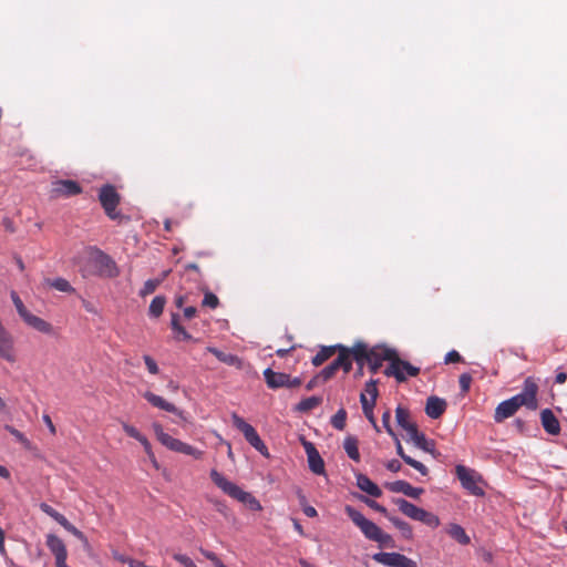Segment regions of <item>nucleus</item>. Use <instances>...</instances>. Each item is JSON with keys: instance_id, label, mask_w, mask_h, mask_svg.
Here are the masks:
<instances>
[{"instance_id": "0e129e2a", "label": "nucleus", "mask_w": 567, "mask_h": 567, "mask_svg": "<svg viewBox=\"0 0 567 567\" xmlns=\"http://www.w3.org/2000/svg\"><path fill=\"white\" fill-rule=\"evenodd\" d=\"M386 468L391 472H399L401 470V463L398 460H391L386 464Z\"/></svg>"}, {"instance_id": "1a4fd4ad", "label": "nucleus", "mask_w": 567, "mask_h": 567, "mask_svg": "<svg viewBox=\"0 0 567 567\" xmlns=\"http://www.w3.org/2000/svg\"><path fill=\"white\" fill-rule=\"evenodd\" d=\"M537 393L538 384L532 377H528L524 381L523 391L512 398L517 402L518 408L526 406L534 411L538 408Z\"/></svg>"}, {"instance_id": "13d9d810", "label": "nucleus", "mask_w": 567, "mask_h": 567, "mask_svg": "<svg viewBox=\"0 0 567 567\" xmlns=\"http://www.w3.org/2000/svg\"><path fill=\"white\" fill-rule=\"evenodd\" d=\"M123 430L130 437H133L136 441L141 440L143 436V434L136 427L127 423H123Z\"/></svg>"}, {"instance_id": "b1692460", "label": "nucleus", "mask_w": 567, "mask_h": 567, "mask_svg": "<svg viewBox=\"0 0 567 567\" xmlns=\"http://www.w3.org/2000/svg\"><path fill=\"white\" fill-rule=\"evenodd\" d=\"M207 351L214 354L220 362L227 365H233L236 368H241L243 365V361L236 354L223 352L214 347H208Z\"/></svg>"}, {"instance_id": "09e8293b", "label": "nucleus", "mask_w": 567, "mask_h": 567, "mask_svg": "<svg viewBox=\"0 0 567 567\" xmlns=\"http://www.w3.org/2000/svg\"><path fill=\"white\" fill-rule=\"evenodd\" d=\"M181 453H182V454H186V455H190V456H193V457H194V458H196V460L202 458V456H203V454H204V452H203V451H200V450H198V449H196V447H194V446H192L190 444L185 443V442H184V443H183V445H182V451H181Z\"/></svg>"}, {"instance_id": "4468645a", "label": "nucleus", "mask_w": 567, "mask_h": 567, "mask_svg": "<svg viewBox=\"0 0 567 567\" xmlns=\"http://www.w3.org/2000/svg\"><path fill=\"white\" fill-rule=\"evenodd\" d=\"M518 409L519 408L517 405V402L513 398L501 402L495 409V422L501 423L504 420L513 416L518 411Z\"/></svg>"}, {"instance_id": "a878e982", "label": "nucleus", "mask_w": 567, "mask_h": 567, "mask_svg": "<svg viewBox=\"0 0 567 567\" xmlns=\"http://www.w3.org/2000/svg\"><path fill=\"white\" fill-rule=\"evenodd\" d=\"M446 533L461 545H468L471 543V538L465 529L456 523L450 524L446 528Z\"/></svg>"}, {"instance_id": "c756f323", "label": "nucleus", "mask_w": 567, "mask_h": 567, "mask_svg": "<svg viewBox=\"0 0 567 567\" xmlns=\"http://www.w3.org/2000/svg\"><path fill=\"white\" fill-rule=\"evenodd\" d=\"M350 350V358L352 357L357 363L362 367L365 363L371 350L364 343H357Z\"/></svg>"}, {"instance_id": "680f3d73", "label": "nucleus", "mask_w": 567, "mask_h": 567, "mask_svg": "<svg viewBox=\"0 0 567 567\" xmlns=\"http://www.w3.org/2000/svg\"><path fill=\"white\" fill-rule=\"evenodd\" d=\"M406 435L409 437V441L413 442L414 439L421 433L417 430V425L413 422L411 425H409L405 430Z\"/></svg>"}, {"instance_id": "4c0bfd02", "label": "nucleus", "mask_w": 567, "mask_h": 567, "mask_svg": "<svg viewBox=\"0 0 567 567\" xmlns=\"http://www.w3.org/2000/svg\"><path fill=\"white\" fill-rule=\"evenodd\" d=\"M40 509L47 514L48 516H50L51 518H53L58 524L62 525L63 523H66V517L64 515H62L61 513H59L58 511H55L52 506H50L49 504L47 503H41L39 505Z\"/></svg>"}, {"instance_id": "e433bc0d", "label": "nucleus", "mask_w": 567, "mask_h": 567, "mask_svg": "<svg viewBox=\"0 0 567 567\" xmlns=\"http://www.w3.org/2000/svg\"><path fill=\"white\" fill-rule=\"evenodd\" d=\"M395 419L398 424L405 430L409 425H411L413 422L410 420V412L408 409L399 405L395 409Z\"/></svg>"}, {"instance_id": "f03ea898", "label": "nucleus", "mask_w": 567, "mask_h": 567, "mask_svg": "<svg viewBox=\"0 0 567 567\" xmlns=\"http://www.w3.org/2000/svg\"><path fill=\"white\" fill-rule=\"evenodd\" d=\"M209 475L214 484L231 498L243 503L250 511L258 512L261 509L259 501L252 494L245 492L238 485L228 481L217 470H212Z\"/></svg>"}, {"instance_id": "bf43d9fd", "label": "nucleus", "mask_w": 567, "mask_h": 567, "mask_svg": "<svg viewBox=\"0 0 567 567\" xmlns=\"http://www.w3.org/2000/svg\"><path fill=\"white\" fill-rule=\"evenodd\" d=\"M143 359H144V362H145V365H146L148 372L152 373V374H157L158 373V365L155 362V360L152 357L147 355V354L144 355Z\"/></svg>"}, {"instance_id": "774afa93", "label": "nucleus", "mask_w": 567, "mask_h": 567, "mask_svg": "<svg viewBox=\"0 0 567 567\" xmlns=\"http://www.w3.org/2000/svg\"><path fill=\"white\" fill-rule=\"evenodd\" d=\"M303 513L308 516V517H316L318 515L317 511L315 507L312 506H305L303 507Z\"/></svg>"}, {"instance_id": "20e7f679", "label": "nucleus", "mask_w": 567, "mask_h": 567, "mask_svg": "<svg viewBox=\"0 0 567 567\" xmlns=\"http://www.w3.org/2000/svg\"><path fill=\"white\" fill-rule=\"evenodd\" d=\"M455 474L461 482L462 487L470 494L474 496H484L485 492L481 486L483 478L480 473L460 464L455 466Z\"/></svg>"}, {"instance_id": "c9c22d12", "label": "nucleus", "mask_w": 567, "mask_h": 567, "mask_svg": "<svg viewBox=\"0 0 567 567\" xmlns=\"http://www.w3.org/2000/svg\"><path fill=\"white\" fill-rule=\"evenodd\" d=\"M413 444L424 451V452H427V453H433L434 452V447H435V443L434 441L432 440H427L425 437V435L423 433H420L413 441Z\"/></svg>"}, {"instance_id": "393cba45", "label": "nucleus", "mask_w": 567, "mask_h": 567, "mask_svg": "<svg viewBox=\"0 0 567 567\" xmlns=\"http://www.w3.org/2000/svg\"><path fill=\"white\" fill-rule=\"evenodd\" d=\"M360 402L362 405L364 416L368 419V421L372 424L373 429L378 433L381 432V429L378 425L375 417H374V413H373L375 401H370L364 393H361Z\"/></svg>"}, {"instance_id": "cd10ccee", "label": "nucleus", "mask_w": 567, "mask_h": 567, "mask_svg": "<svg viewBox=\"0 0 567 567\" xmlns=\"http://www.w3.org/2000/svg\"><path fill=\"white\" fill-rule=\"evenodd\" d=\"M339 344L321 347L318 353L312 358V364L315 367H319L323 364L328 359H330L334 353H337Z\"/></svg>"}, {"instance_id": "3c124183", "label": "nucleus", "mask_w": 567, "mask_h": 567, "mask_svg": "<svg viewBox=\"0 0 567 567\" xmlns=\"http://www.w3.org/2000/svg\"><path fill=\"white\" fill-rule=\"evenodd\" d=\"M361 501H363L369 507H371L372 509L383 514L384 516L388 517V511L384 506H382L381 504H379L378 502L373 501V499H370V498H367L364 496H360L359 497Z\"/></svg>"}, {"instance_id": "0eeeda50", "label": "nucleus", "mask_w": 567, "mask_h": 567, "mask_svg": "<svg viewBox=\"0 0 567 567\" xmlns=\"http://www.w3.org/2000/svg\"><path fill=\"white\" fill-rule=\"evenodd\" d=\"M99 199L109 218L115 220L121 216L116 210L120 204V195L113 185H103L99 192Z\"/></svg>"}, {"instance_id": "f704fd0d", "label": "nucleus", "mask_w": 567, "mask_h": 567, "mask_svg": "<svg viewBox=\"0 0 567 567\" xmlns=\"http://www.w3.org/2000/svg\"><path fill=\"white\" fill-rule=\"evenodd\" d=\"M388 518L402 533L404 538L411 539L413 537V530L409 523L398 517L388 516Z\"/></svg>"}, {"instance_id": "a19ab883", "label": "nucleus", "mask_w": 567, "mask_h": 567, "mask_svg": "<svg viewBox=\"0 0 567 567\" xmlns=\"http://www.w3.org/2000/svg\"><path fill=\"white\" fill-rule=\"evenodd\" d=\"M4 430L8 431L19 443H21L23 447H25L27 450L31 449L30 440L27 439V436L22 432L8 424L4 425Z\"/></svg>"}, {"instance_id": "423d86ee", "label": "nucleus", "mask_w": 567, "mask_h": 567, "mask_svg": "<svg viewBox=\"0 0 567 567\" xmlns=\"http://www.w3.org/2000/svg\"><path fill=\"white\" fill-rule=\"evenodd\" d=\"M231 422L233 425L239 430L246 441L255 447L258 452H260L262 455H268V450L260 436L258 435L257 431L247 423L241 416H239L237 413L231 414Z\"/></svg>"}, {"instance_id": "58836bf2", "label": "nucleus", "mask_w": 567, "mask_h": 567, "mask_svg": "<svg viewBox=\"0 0 567 567\" xmlns=\"http://www.w3.org/2000/svg\"><path fill=\"white\" fill-rule=\"evenodd\" d=\"M66 532H69L70 534H72L74 537H76L82 544L84 547H89L90 544H89V539L87 537L84 535L83 532H81L79 528H76L73 524H71L68 519H66V523H63L61 525Z\"/></svg>"}, {"instance_id": "6e6d98bb", "label": "nucleus", "mask_w": 567, "mask_h": 567, "mask_svg": "<svg viewBox=\"0 0 567 567\" xmlns=\"http://www.w3.org/2000/svg\"><path fill=\"white\" fill-rule=\"evenodd\" d=\"M200 553L204 557L210 560L215 567H221L224 565L215 553L203 548L200 549Z\"/></svg>"}, {"instance_id": "052dcab7", "label": "nucleus", "mask_w": 567, "mask_h": 567, "mask_svg": "<svg viewBox=\"0 0 567 567\" xmlns=\"http://www.w3.org/2000/svg\"><path fill=\"white\" fill-rule=\"evenodd\" d=\"M460 361H462V357H461V354L456 350H452V351L447 352L445 358H444V362L446 364L456 363V362H460Z\"/></svg>"}, {"instance_id": "864d4df0", "label": "nucleus", "mask_w": 567, "mask_h": 567, "mask_svg": "<svg viewBox=\"0 0 567 567\" xmlns=\"http://www.w3.org/2000/svg\"><path fill=\"white\" fill-rule=\"evenodd\" d=\"M390 420H391V411L388 409L382 414V424H383V427L386 431V433L389 435H391L392 437H395V432L393 431V429L391 426Z\"/></svg>"}, {"instance_id": "ea45409f", "label": "nucleus", "mask_w": 567, "mask_h": 567, "mask_svg": "<svg viewBox=\"0 0 567 567\" xmlns=\"http://www.w3.org/2000/svg\"><path fill=\"white\" fill-rule=\"evenodd\" d=\"M321 403V399L318 396H309L307 399L301 400L298 405L297 410L300 412H308L313 409H316Z\"/></svg>"}, {"instance_id": "7ed1b4c3", "label": "nucleus", "mask_w": 567, "mask_h": 567, "mask_svg": "<svg viewBox=\"0 0 567 567\" xmlns=\"http://www.w3.org/2000/svg\"><path fill=\"white\" fill-rule=\"evenodd\" d=\"M395 504L400 512L411 519L421 522L431 528H436L440 525V518L437 515L417 507L404 498H398Z\"/></svg>"}, {"instance_id": "6ab92c4d", "label": "nucleus", "mask_w": 567, "mask_h": 567, "mask_svg": "<svg viewBox=\"0 0 567 567\" xmlns=\"http://www.w3.org/2000/svg\"><path fill=\"white\" fill-rule=\"evenodd\" d=\"M446 410V402L444 399L437 396H430L426 401L425 413L431 419H439Z\"/></svg>"}, {"instance_id": "dca6fc26", "label": "nucleus", "mask_w": 567, "mask_h": 567, "mask_svg": "<svg viewBox=\"0 0 567 567\" xmlns=\"http://www.w3.org/2000/svg\"><path fill=\"white\" fill-rule=\"evenodd\" d=\"M47 546L54 555L55 561L68 558V550L63 540L54 534L47 535Z\"/></svg>"}, {"instance_id": "72a5a7b5", "label": "nucleus", "mask_w": 567, "mask_h": 567, "mask_svg": "<svg viewBox=\"0 0 567 567\" xmlns=\"http://www.w3.org/2000/svg\"><path fill=\"white\" fill-rule=\"evenodd\" d=\"M165 305L166 298L164 296L154 297L148 308V315L158 318L163 313Z\"/></svg>"}, {"instance_id": "338daca9", "label": "nucleus", "mask_w": 567, "mask_h": 567, "mask_svg": "<svg viewBox=\"0 0 567 567\" xmlns=\"http://www.w3.org/2000/svg\"><path fill=\"white\" fill-rule=\"evenodd\" d=\"M196 313H197V309L193 306L184 308V317L188 320L194 318L196 316Z\"/></svg>"}, {"instance_id": "de8ad7c7", "label": "nucleus", "mask_w": 567, "mask_h": 567, "mask_svg": "<svg viewBox=\"0 0 567 567\" xmlns=\"http://www.w3.org/2000/svg\"><path fill=\"white\" fill-rule=\"evenodd\" d=\"M202 305L210 309H216L219 305V300L215 293L206 291Z\"/></svg>"}, {"instance_id": "ddd939ff", "label": "nucleus", "mask_w": 567, "mask_h": 567, "mask_svg": "<svg viewBox=\"0 0 567 567\" xmlns=\"http://www.w3.org/2000/svg\"><path fill=\"white\" fill-rule=\"evenodd\" d=\"M153 430L156 434L157 440L171 451L181 453L183 441L173 437L172 435L164 432L163 426L158 423L153 424Z\"/></svg>"}, {"instance_id": "2eb2a0df", "label": "nucleus", "mask_w": 567, "mask_h": 567, "mask_svg": "<svg viewBox=\"0 0 567 567\" xmlns=\"http://www.w3.org/2000/svg\"><path fill=\"white\" fill-rule=\"evenodd\" d=\"M540 422L544 430L550 435H558L560 433V424L550 409H544L540 412Z\"/></svg>"}, {"instance_id": "f257e3e1", "label": "nucleus", "mask_w": 567, "mask_h": 567, "mask_svg": "<svg viewBox=\"0 0 567 567\" xmlns=\"http://www.w3.org/2000/svg\"><path fill=\"white\" fill-rule=\"evenodd\" d=\"M83 276L115 277L118 275L114 260L96 247L86 250V264L82 268Z\"/></svg>"}, {"instance_id": "bb28decb", "label": "nucleus", "mask_w": 567, "mask_h": 567, "mask_svg": "<svg viewBox=\"0 0 567 567\" xmlns=\"http://www.w3.org/2000/svg\"><path fill=\"white\" fill-rule=\"evenodd\" d=\"M171 328L174 332V337L177 340L189 341L193 337L186 331V329L179 323V315L173 312L171 315Z\"/></svg>"}, {"instance_id": "f8f14e48", "label": "nucleus", "mask_w": 567, "mask_h": 567, "mask_svg": "<svg viewBox=\"0 0 567 567\" xmlns=\"http://www.w3.org/2000/svg\"><path fill=\"white\" fill-rule=\"evenodd\" d=\"M385 487L393 493H402L405 496H409V497L415 498V499L419 498L421 496V494L424 492L423 488L414 487L409 482L402 481V480L388 483L385 485Z\"/></svg>"}, {"instance_id": "37998d69", "label": "nucleus", "mask_w": 567, "mask_h": 567, "mask_svg": "<svg viewBox=\"0 0 567 567\" xmlns=\"http://www.w3.org/2000/svg\"><path fill=\"white\" fill-rule=\"evenodd\" d=\"M163 282V278L148 279L144 282L143 288L140 291V296L145 297L153 293L156 288Z\"/></svg>"}, {"instance_id": "79ce46f5", "label": "nucleus", "mask_w": 567, "mask_h": 567, "mask_svg": "<svg viewBox=\"0 0 567 567\" xmlns=\"http://www.w3.org/2000/svg\"><path fill=\"white\" fill-rule=\"evenodd\" d=\"M346 421H347V411L344 409H340L331 417V425L334 429L342 431L346 427Z\"/></svg>"}, {"instance_id": "39448f33", "label": "nucleus", "mask_w": 567, "mask_h": 567, "mask_svg": "<svg viewBox=\"0 0 567 567\" xmlns=\"http://www.w3.org/2000/svg\"><path fill=\"white\" fill-rule=\"evenodd\" d=\"M344 512L348 517L352 520V523L361 530L364 537L369 540L374 542L378 537L381 528L374 524L372 520L364 517V515L352 507L351 505H347L344 507Z\"/></svg>"}, {"instance_id": "f3484780", "label": "nucleus", "mask_w": 567, "mask_h": 567, "mask_svg": "<svg viewBox=\"0 0 567 567\" xmlns=\"http://www.w3.org/2000/svg\"><path fill=\"white\" fill-rule=\"evenodd\" d=\"M394 441H395V449H396V453L398 455L410 466H412L414 470H416L421 475L423 476H426L429 474V468L421 462L414 460L413 457H411L410 455L405 454L404 450H403V446L400 442V440L398 439V436L395 435V437H393Z\"/></svg>"}, {"instance_id": "c85d7f7f", "label": "nucleus", "mask_w": 567, "mask_h": 567, "mask_svg": "<svg viewBox=\"0 0 567 567\" xmlns=\"http://www.w3.org/2000/svg\"><path fill=\"white\" fill-rule=\"evenodd\" d=\"M359 441L357 437L349 435L344 439L343 449L347 455L354 462L360 461V453L358 447Z\"/></svg>"}, {"instance_id": "9d476101", "label": "nucleus", "mask_w": 567, "mask_h": 567, "mask_svg": "<svg viewBox=\"0 0 567 567\" xmlns=\"http://www.w3.org/2000/svg\"><path fill=\"white\" fill-rule=\"evenodd\" d=\"M372 559L383 566L388 567H417L416 563L400 553H377L372 556Z\"/></svg>"}, {"instance_id": "473e14b6", "label": "nucleus", "mask_w": 567, "mask_h": 567, "mask_svg": "<svg viewBox=\"0 0 567 567\" xmlns=\"http://www.w3.org/2000/svg\"><path fill=\"white\" fill-rule=\"evenodd\" d=\"M264 375L266 379V382L269 388L278 389L284 386V374L282 373H276L270 368H267L264 371Z\"/></svg>"}, {"instance_id": "8fccbe9b", "label": "nucleus", "mask_w": 567, "mask_h": 567, "mask_svg": "<svg viewBox=\"0 0 567 567\" xmlns=\"http://www.w3.org/2000/svg\"><path fill=\"white\" fill-rule=\"evenodd\" d=\"M364 394L370 396V401H377L378 398V388L377 381L370 380L365 384Z\"/></svg>"}, {"instance_id": "6e6552de", "label": "nucleus", "mask_w": 567, "mask_h": 567, "mask_svg": "<svg viewBox=\"0 0 567 567\" xmlns=\"http://www.w3.org/2000/svg\"><path fill=\"white\" fill-rule=\"evenodd\" d=\"M420 373L417 367L412 365L410 362L394 355L390 364L384 370L388 377H394L398 382L406 381L408 377H416Z\"/></svg>"}, {"instance_id": "49530a36", "label": "nucleus", "mask_w": 567, "mask_h": 567, "mask_svg": "<svg viewBox=\"0 0 567 567\" xmlns=\"http://www.w3.org/2000/svg\"><path fill=\"white\" fill-rule=\"evenodd\" d=\"M374 542L378 543L381 547L393 548L395 546L392 536L384 533L382 529Z\"/></svg>"}, {"instance_id": "c03bdc74", "label": "nucleus", "mask_w": 567, "mask_h": 567, "mask_svg": "<svg viewBox=\"0 0 567 567\" xmlns=\"http://www.w3.org/2000/svg\"><path fill=\"white\" fill-rule=\"evenodd\" d=\"M10 297H11L12 302L17 309V312L23 319L30 311L25 308L21 298L14 290L11 291Z\"/></svg>"}, {"instance_id": "a18cd8bd", "label": "nucleus", "mask_w": 567, "mask_h": 567, "mask_svg": "<svg viewBox=\"0 0 567 567\" xmlns=\"http://www.w3.org/2000/svg\"><path fill=\"white\" fill-rule=\"evenodd\" d=\"M374 542L378 543L381 547L393 548L395 546L392 536L384 533L382 529Z\"/></svg>"}, {"instance_id": "412c9836", "label": "nucleus", "mask_w": 567, "mask_h": 567, "mask_svg": "<svg viewBox=\"0 0 567 567\" xmlns=\"http://www.w3.org/2000/svg\"><path fill=\"white\" fill-rule=\"evenodd\" d=\"M23 321L32 327L33 329L42 332V333H45V334H53L54 333V328L53 326L45 321L44 319L38 317V316H34L32 315L31 312H29L24 318H23Z\"/></svg>"}, {"instance_id": "4d7b16f0", "label": "nucleus", "mask_w": 567, "mask_h": 567, "mask_svg": "<svg viewBox=\"0 0 567 567\" xmlns=\"http://www.w3.org/2000/svg\"><path fill=\"white\" fill-rule=\"evenodd\" d=\"M460 388L463 393L468 392L471 383H472V377L468 373H463L460 375L458 379Z\"/></svg>"}, {"instance_id": "aec40b11", "label": "nucleus", "mask_w": 567, "mask_h": 567, "mask_svg": "<svg viewBox=\"0 0 567 567\" xmlns=\"http://www.w3.org/2000/svg\"><path fill=\"white\" fill-rule=\"evenodd\" d=\"M391 352L388 350H375L371 349L369 357L365 362L369 364L371 371L375 373L384 360H392Z\"/></svg>"}, {"instance_id": "e2e57ef3", "label": "nucleus", "mask_w": 567, "mask_h": 567, "mask_svg": "<svg viewBox=\"0 0 567 567\" xmlns=\"http://www.w3.org/2000/svg\"><path fill=\"white\" fill-rule=\"evenodd\" d=\"M42 420L45 423V425L48 426L50 433L54 435L56 433V429H55L50 415L43 414Z\"/></svg>"}, {"instance_id": "69168bd1", "label": "nucleus", "mask_w": 567, "mask_h": 567, "mask_svg": "<svg viewBox=\"0 0 567 567\" xmlns=\"http://www.w3.org/2000/svg\"><path fill=\"white\" fill-rule=\"evenodd\" d=\"M0 555L7 558V549L4 547V530L0 527Z\"/></svg>"}, {"instance_id": "603ef678", "label": "nucleus", "mask_w": 567, "mask_h": 567, "mask_svg": "<svg viewBox=\"0 0 567 567\" xmlns=\"http://www.w3.org/2000/svg\"><path fill=\"white\" fill-rule=\"evenodd\" d=\"M337 369L331 363L327 365L324 369L321 370V372L318 374V379H320L322 382H326L330 380L334 374L337 373Z\"/></svg>"}, {"instance_id": "4be33fe9", "label": "nucleus", "mask_w": 567, "mask_h": 567, "mask_svg": "<svg viewBox=\"0 0 567 567\" xmlns=\"http://www.w3.org/2000/svg\"><path fill=\"white\" fill-rule=\"evenodd\" d=\"M357 486L373 497H380L382 495L381 488L373 483L367 475L358 473L355 474Z\"/></svg>"}, {"instance_id": "5fc2aeb1", "label": "nucleus", "mask_w": 567, "mask_h": 567, "mask_svg": "<svg viewBox=\"0 0 567 567\" xmlns=\"http://www.w3.org/2000/svg\"><path fill=\"white\" fill-rule=\"evenodd\" d=\"M174 560H176L178 564H181L183 567H197L195 563L184 554H174L173 555Z\"/></svg>"}, {"instance_id": "a211bd4d", "label": "nucleus", "mask_w": 567, "mask_h": 567, "mask_svg": "<svg viewBox=\"0 0 567 567\" xmlns=\"http://www.w3.org/2000/svg\"><path fill=\"white\" fill-rule=\"evenodd\" d=\"M144 398L155 408L177 415L182 414V411H179L173 403L167 402L164 398L154 394L153 392H145Z\"/></svg>"}, {"instance_id": "7c9ffc66", "label": "nucleus", "mask_w": 567, "mask_h": 567, "mask_svg": "<svg viewBox=\"0 0 567 567\" xmlns=\"http://www.w3.org/2000/svg\"><path fill=\"white\" fill-rule=\"evenodd\" d=\"M44 285L49 286L58 291H61V292H66V293L74 292V288L71 286V284L62 277H58L54 279L47 278V279H44Z\"/></svg>"}, {"instance_id": "5701e85b", "label": "nucleus", "mask_w": 567, "mask_h": 567, "mask_svg": "<svg viewBox=\"0 0 567 567\" xmlns=\"http://www.w3.org/2000/svg\"><path fill=\"white\" fill-rule=\"evenodd\" d=\"M338 358L331 362L337 370L342 369L346 373L350 372L352 368V361L350 358V350L342 344H339Z\"/></svg>"}, {"instance_id": "2f4dec72", "label": "nucleus", "mask_w": 567, "mask_h": 567, "mask_svg": "<svg viewBox=\"0 0 567 567\" xmlns=\"http://www.w3.org/2000/svg\"><path fill=\"white\" fill-rule=\"evenodd\" d=\"M308 456V463H309V467L310 470L315 473V474H323L324 473V462L322 460V457L320 456L319 452L317 450H313L310 452V455H307Z\"/></svg>"}, {"instance_id": "9b49d317", "label": "nucleus", "mask_w": 567, "mask_h": 567, "mask_svg": "<svg viewBox=\"0 0 567 567\" xmlns=\"http://www.w3.org/2000/svg\"><path fill=\"white\" fill-rule=\"evenodd\" d=\"M82 192L80 184L72 179H60L52 184V194L54 196L70 197Z\"/></svg>"}]
</instances>
